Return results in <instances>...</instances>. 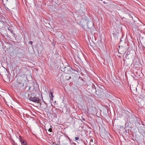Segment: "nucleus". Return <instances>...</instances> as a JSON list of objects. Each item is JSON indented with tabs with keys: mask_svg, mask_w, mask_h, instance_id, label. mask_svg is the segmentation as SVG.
Returning a JSON list of instances; mask_svg holds the SVG:
<instances>
[{
	"mask_svg": "<svg viewBox=\"0 0 145 145\" xmlns=\"http://www.w3.org/2000/svg\"><path fill=\"white\" fill-rule=\"evenodd\" d=\"M69 144V142L66 139L62 141L61 145H68Z\"/></svg>",
	"mask_w": 145,
	"mask_h": 145,
	"instance_id": "8",
	"label": "nucleus"
},
{
	"mask_svg": "<svg viewBox=\"0 0 145 145\" xmlns=\"http://www.w3.org/2000/svg\"><path fill=\"white\" fill-rule=\"evenodd\" d=\"M87 24L88 28H91L93 25V23L91 21H88Z\"/></svg>",
	"mask_w": 145,
	"mask_h": 145,
	"instance_id": "6",
	"label": "nucleus"
},
{
	"mask_svg": "<svg viewBox=\"0 0 145 145\" xmlns=\"http://www.w3.org/2000/svg\"><path fill=\"white\" fill-rule=\"evenodd\" d=\"M31 88V87H29V89Z\"/></svg>",
	"mask_w": 145,
	"mask_h": 145,
	"instance_id": "24",
	"label": "nucleus"
},
{
	"mask_svg": "<svg viewBox=\"0 0 145 145\" xmlns=\"http://www.w3.org/2000/svg\"><path fill=\"white\" fill-rule=\"evenodd\" d=\"M140 97H138L137 100L139 105H144L145 104V98L143 97L142 96H140Z\"/></svg>",
	"mask_w": 145,
	"mask_h": 145,
	"instance_id": "4",
	"label": "nucleus"
},
{
	"mask_svg": "<svg viewBox=\"0 0 145 145\" xmlns=\"http://www.w3.org/2000/svg\"><path fill=\"white\" fill-rule=\"evenodd\" d=\"M8 30L11 33H13V31L12 29L10 27H8Z\"/></svg>",
	"mask_w": 145,
	"mask_h": 145,
	"instance_id": "15",
	"label": "nucleus"
},
{
	"mask_svg": "<svg viewBox=\"0 0 145 145\" xmlns=\"http://www.w3.org/2000/svg\"><path fill=\"white\" fill-rule=\"evenodd\" d=\"M90 142H93V139H91L90 140Z\"/></svg>",
	"mask_w": 145,
	"mask_h": 145,
	"instance_id": "21",
	"label": "nucleus"
},
{
	"mask_svg": "<svg viewBox=\"0 0 145 145\" xmlns=\"http://www.w3.org/2000/svg\"><path fill=\"white\" fill-rule=\"evenodd\" d=\"M68 138L69 140H71V139H70L69 138V137H68Z\"/></svg>",
	"mask_w": 145,
	"mask_h": 145,
	"instance_id": "26",
	"label": "nucleus"
},
{
	"mask_svg": "<svg viewBox=\"0 0 145 145\" xmlns=\"http://www.w3.org/2000/svg\"><path fill=\"white\" fill-rule=\"evenodd\" d=\"M71 71H72V72H73V71H74V72L76 71V70L74 69H72V70H71Z\"/></svg>",
	"mask_w": 145,
	"mask_h": 145,
	"instance_id": "19",
	"label": "nucleus"
},
{
	"mask_svg": "<svg viewBox=\"0 0 145 145\" xmlns=\"http://www.w3.org/2000/svg\"><path fill=\"white\" fill-rule=\"evenodd\" d=\"M55 145H57L56 144Z\"/></svg>",
	"mask_w": 145,
	"mask_h": 145,
	"instance_id": "29",
	"label": "nucleus"
},
{
	"mask_svg": "<svg viewBox=\"0 0 145 145\" xmlns=\"http://www.w3.org/2000/svg\"><path fill=\"white\" fill-rule=\"evenodd\" d=\"M82 120H84V121H85V119H84V118H83V119H82Z\"/></svg>",
	"mask_w": 145,
	"mask_h": 145,
	"instance_id": "25",
	"label": "nucleus"
},
{
	"mask_svg": "<svg viewBox=\"0 0 145 145\" xmlns=\"http://www.w3.org/2000/svg\"><path fill=\"white\" fill-rule=\"evenodd\" d=\"M15 145H17V144H15Z\"/></svg>",
	"mask_w": 145,
	"mask_h": 145,
	"instance_id": "28",
	"label": "nucleus"
},
{
	"mask_svg": "<svg viewBox=\"0 0 145 145\" xmlns=\"http://www.w3.org/2000/svg\"><path fill=\"white\" fill-rule=\"evenodd\" d=\"M34 93H32L31 92L30 93L28 94V99L30 101H32L33 102L37 103H40V100L38 98H37L35 97L33 95Z\"/></svg>",
	"mask_w": 145,
	"mask_h": 145,
	"instance_id": "1",
	"label": "nucleus"
},
{
	"mask_svg": "<svg viewBox=\"0 0 145 145\" xmlns=\"http://www.w3.org/2000/svg\"><path fill=\"white\" fill-rule=\"evenodd\" d=\"M20 137V142L21 143V144L22 145H27V144L26 142L24 141H22V140H21L20 139L21 136H19Z\"/></svg>",
	"mask_w": 145,
	"mask_h": 145,
	"instance_id": "9",
	"label": "nucleus"
},
{
	"mask_svg": "<svg viewBox=\"0 0 145 145\" xmlns=\"http://www.w3.org/2000/svg\"><path fill=\"white\" fill-rule=\"evenodd\" d=\"M94 145H97V144H96L95 143H94Z\"/></svg>",
	"mask_w": 145,
	"mask_h": 145,
	"instance_id": "23",
	"label": "nucleus"
},
{
	"mask_svg": "<svg viewBox=\"0 0 145 145\" xmlns=\"http://www.w3.org/2000/svg\"><path fill=\"white\" fill-rule=\"evenodd\" d=\"M53 92H52V91H51L50 94L49 95L50 98H51L52 101H53V99L54 97V96L53 95Z\"/></svg>",
	"mask_w": 145,
	"mask_h": 145,
	"instance_id": "10",
	"label": "nucleus"
},
{
	"mask_svg": "<svg viewBox=\"0 0 145 145\" xmlns=\"http://www.w3.org/2000/svg\"><path fill=\"white\" fill-rule=\"evenodd\" d=\"M87 88L89 92L90 93L94 94L95 92H97L96 87L93 84H91L88 85ZM98 91L97 92H98Z\"/></svg>",
	"mask_w": 145,
	"mask_h": 145,
	"instance_id": "2",
	"label": "nucleus"
},
{
	"mask_svg": "<svg viewBox=\"0 0 145 145\" xmlns=\"http://www.w3.org/2000/svg\"><path fill=\"white\" fill-rule=\"evenodd\" d=\"M75 139L76 140H78L79 139V138L78 137H75Z\"/></svg>",
	"mask_w": 145,
	"mask_h": 145,
	"instance_id": "18",
	"label": "nucleus"
},
{
	"mask_svg": "<svg viewBox=\"0 0 145 145\" xmlns=\"http://www.w3.org/2000/svg\"><path fill=\"white\" fill-rule=\"evenodd\" d=\"M93 143H94L93 142H90L89 145H94Z\"/></svg>",
	"mask_w": 145,
	"mask_h": 145,
	"instance_id": "16",
	"label": "nucleus"
},
{
	"mask_svg": "<svg viewBox=\"0 0 145 145\" xmlns=\"http://www.w3.org/2000/svg\"><path fill=\"white\" fill-rule=\"evenodd\" d=\"M44 102V104L43 105V107L44 109H46L47 107V104L44 101H43Z\"/></svg>",
	"mask_w": 145,
	"mask_h": 145,
	"instance_id": "12",
	"label": "nucleus"
},
{
	"mask_svg": "<svg viewBox=\"0 0 145 145\" xmlns=\"http://www.w3.org/2000/svg\"><path fill=\"white\" fill-rule=\"evenodd\" d=\"M48 131H50V132H51L52 131V129L51 128H50L48 129Z\"/></svg>",
	"mask_w": 145,
	"mask_h": 145,
	"instance_id": "17",
	"label": "nucleus"
},
{
	"mask_svg": "<svg viewBox=\"0 0 145 145\" xmlns=\"http://www.w3.org/2000/svg\"><path fill=\"white\" fill-rule=\"evenodd\" d=\"M98 91V92L96 91L95 92V94L98 95H102L103 93V90L102 89L99 88V89H97V90H96L97 91Z\"/></svg>",
	"mask_w": 145,
	"mask_h": 145,
	"instance_id": "7",
	"label": "nucleus"
},
{
	"mask_svg": "<svg viewBox=\"0 0 145 145\" xmlns=\"http://www.w3.org/2000/svg\"><path fill=\"white\" fill-rule=\"evenodd\" d=\"M138 118L134 116H132L129 119V121L132 123H137Z\"/></svg>",
	"mask_w": 145,
	"mask_h": 145,
	"instance_id": "5",
	"label": "nucleus"
},
{
	"mask_svg": "<svg viewBox=\"0 0 145 145\" xmlns=\"http://www.w3.org/2000/svg\"><path fill=\"white\" fill-rule=\"evenodd\" d=\"M61 69L62 72L67 74H70L71 72H72L71 71L72 68L69 66H67Z\"/></svg>",
	"mask_w": 145,
	"mask_h": 145,
	"instance_id": "3",
	"label": "nucleus"
},
{
	"mask_svg": "<svg viewBox=\"0 0 145 145\" xmlns=\"http://www.w3.org/2000/svg\"><path fill=\"white\" fill-rule=\"evenodd\" d=\"M29 43H30V44H32L33 43V42L32 41H29Z\"/></svg>",
	"mask_w": 145,
	"mask_h": 145,
	"instance_id": "20",
	"label": "nucleus"
},
{
	"mask_svg": "<svg viewBox=\"0 0 145 145\" xmlns=\"http://www.w3.org/2000/svg\"><path fill=\"white\" fill-rule=\"evenodd\" d=\"M76 67H75L76 68V69H77L76 70V71L78 72L79 71V69L80 68L78 66H77V65H76Z\"/></svg>",
	"mask_w": 145,
	"mask_h": 145,
	"instance_id": "14",
	"label": "nucleus"
},
{
	"mask_svg": "<svg viewBox=\"0 0 145 145\" xmlns=\"http://www.w3.org/2000/svg\"><path fill=\"white\" fill-rule=\"evenodd\" d=\"M24 84L23 83H18V86L19 88H21V87L23 86Z\"/></svg>",
	"mask_w": 145,
	"mask_h": 145,
	"instance_id": "11",
	"label": "nucleus"
},
{
	"mask_svg": "<svg viewBox=\"0 0 145 145\" xmlns=\"http://www.w3.org/2000/svg\"><path fill=\"white\" fill-rule=\"evenodd\" d=\"M103 3H104L105 4H106V3L105 2V1H103Z\"/></svg>",
	"mask_w": 145,
	"mask_h": 145,
	"instance_id": "27",
	"label": "nucleus"
},
{
	"mask_svg": "<svg viewBox=\"0 0 145 145\" xmlns=\"http://www.w3.org/2000/svg\"><path fill=\"white\" fill-rule=\"evenodd\" d=\"M73 144L74 145H76V144L75 143H73Z\"/></svg>",
	"mask_w": 145,
	"mask_h": 145,
	"instance_id": "22",
	"label": "nucleus"
},
{
	"mask_svg": "<svg viewBox=\"0 0 145 145\" xmlns=\"http://www.w3.org/2000/svg\"><path fill=\"white\" fill-rule=\"evenodd\" d=\"M65 79L67 80H69L71 78V76H65Z\"/></svg>",
	"mask_w": 145,
	"mask_h": 145,
	"instance_id": "13",
	"label": "nucleus"
}]
</instances>
